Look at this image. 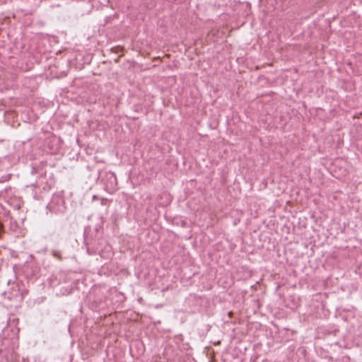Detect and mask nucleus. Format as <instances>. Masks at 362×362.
Instances as JSON below:
<instances>
[{"mask_svg":"<svg viewBox=\"0 0 362 362\" xmlns=\"http://www.w3.org/2000/svg\"><path fill=\"white\" fill-rule=\"evenodd\" d=\"M52 254H53V256H54L55 257H57V259H62V256H61V253L59 251H57V250H54L52 252Z\"/></svg>","mask_w":362,"mask_h":362,"instance_id":"nucleus-3","label":"nucleus"},{"mask_svg":"<svg viewBox=\"0 0 362 362\" xmlns=\"http://www.w3.org/2000/svg\"><path fill=\"white\" fill-rule=\"evenodd\" d=\"M138 300H139V302H141V301L142 300V298H141V297L139 298Z\"/></svg>","mask_w":362,"mask_h":362,"instance_id":"nucleus-4","label":"nucleus"},{"mask_svg":"<svg viewBox=\"0 0 362 362\" xmlns=\"http://www.w3.org/2000/svg\"><path fill=\"white\" fill-rule=\"evenodd\" d=\"M11 289H12L11 293L20 292V294H23V291H20L19 286L17 283L13 284V287L11 288Z\"/></svg>","mask_w":362,"mask_h":362,"instance_id":"nucleus-2","label":"nucleus"},{"mask_svg":"<svg viewBox=\"0 0 362 362\" xmlns=\"http://www.w3.org/2000/svg\"><path fill=\"white\" fill-rule=\"evenodd\" d=\"M47 209L54 214L63 213L65 209V202L62 194H54L47 206Z\"/></svg>","mask_w":362,"mask_h":362,"instance_id":"nucleus-1","label":"nucleus"}]
</instances>
